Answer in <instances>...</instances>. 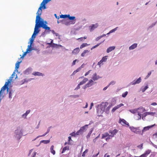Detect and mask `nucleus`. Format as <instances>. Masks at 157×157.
Returning <instances> with one entry per match:
<instances>
[{"instance_id": "64", "label": "nucleus", "mask_w": 157, "mask_h": 157, "mask_svg": "<svg viewBox=\"0 0 157 157\" xmlns=\"http://www.w3.org/2000/svg\"><path fill=\"white\" fill-rule=\"evenodd\" d=\"M137 157H146L145 155L143 154L140 156H137Z\"/></svg>"}, {"instance_id": "38", "label": "nucleus", "mask_w": 157, "mask_h": 157, "mask_svg": "<svg viewBox=\"0 0 157 157\" xmlns=\"http://www.w3.org/2000/svg\"><path fill=\"white\" fill-rule=\"evenodd\" d=\"M118 108H119L117 105L116 106L114 107V108H113V109L112 110L111 112L112 113L114 112Z\"/></svg>"}, {"instance_id": "15", "label": "nucleus", "mask_w": 157, "mask_h": 157, "mask_svg": "<svg viewBox=\"0 0 157 157\" xmlns=\"http://www.w3.org/2000/svg\"><path fill=\"white\" fill-rule=\"evenodd\" d=\"M117 131L116 129H114L113 131H109V133H111V134L110 135L111 137H113L116 134L117 132Z\"/></svg>"}, {"instance_id": "13", "label": "nucleus", "mask_w": 157, "mask_h": 157, "mask_svg": "<svg viewBox=\"0 0 157 157\" xmlns=\"http://www.w3.org/2000/svg\"><path fill=\"white\" fill-rule=\"evenodd\" d=\"M101 78V77H100L99 76L97 75V74L95 73L93 75L92 78L95 81L98 80Z\"/></svg>"}, {"instance_id": "52", "label": "nucleus", "mask_w": 157, "mask_h": 157, "mask_svg": "<svg viewBox=\"0 0 157 157\" xmlns=\"http://www.w3.org/2000/svg\"><path fill=\"white\" fill-rule=\"evenodd\" d=\"M148 115V113L147 112H145L144 113L142 114V117H145L147 115Z\"/></svg>"}, {"instance_id": "3", "label": "nucleus", "mask_w": 157, "mask_h": 157, "mask_svg": "<svg viewBox=\"0 0 157 157\" xmlns=\"http://www.w3.org/2000/svg\"><path fill=\"white\" fill-rule=\"evenodd\" d=\"M22 136V133L20 128H18L15 131L14 136L17 140H20Z\"/></svg>"}, {"instance_id": "19", "label": "nucleus", "mask_w": 157, "mask_h": 157, "mask_svg": "<svg viewBox=\"0 0 157 157\" xmlns=\"http://www.w3.org/2000/svg\"><path fill=\"white\" fill-rule=\"evenodd\" d=\"M80 50L78 48H77L75 49L72 51V53L74 54H78Z\"/></svg>"}, {"instance_id": "31", "label": "nucleus", "mask_w": 157, "mask_h": 157, "mask_svg": "<svg viewBox=\"0 0 157 157\" xmlns=\"http://www.w3.org/2000/svg\"><path fill=\"white\" fill-rule=\"evenodd\" d=\"M151 152V150H147L145 152L144 154L147 157V155L149 154Z\"/></svg>"}, {"instance_id": "8", "label": "nucleus", "mask_w": 157, "mask_h": 157, "mask_svg": "<svg viewBox=\"0 0 157 157\" xmlns=\"http://www.w3.org/2000/svg\"><path fill=\"white\" fill-rule=\"evenodd\" d=\"M129 128L132 132L137 134H140L141 131H136V128L133 126H130Z\"/></svg>"}, {"instance_id": "10", "label": "nucleus", "mask_w": 157, "mask_h": 157, "mask_svg": "<svg viewBox=\"0 0 157 157\" xmlns=\"http://www.w3.org/2000/svg\"><path fill=\"white\" fill-rule=\"evenodd\" d=\"M33 75L35 76H42L43 77L44 76V74L42 73L39 72H33V73L32 74Z\"/></svg>"}, {"instance_id": "40", "label": "nucleus", "mask_w": 157, "mask_h": 157, "mask_svg": "<svg viewBox=\"0 0 157 157\" xmlns=\"http://www.w3.org/2000/svg\"><path fill=\"white\" fill-rule=\"evenodd\" d=\"M105 35H106L105 34H103L102 36H100L98 37H97L96 38V40L97 41L99 39H100L103 36H105Z\"/></svg>"}, {"instance_id": "24", "label": "nucleus", "mask_w": 157, "mask_h": 157, "mask_svg": "<svg viewBox=\"0 0 157 157\" xmlns=\"http://www.w3.org/2000/svg\"><path fill=\"white\" fill-rule=\"evenodd\" d=\"M98 24H93L91 26V27L90 28V30H94L98 26Z\"/></svg>"}, {"instance_id": "28", "label": "nucleus", "mask_w": 157, "mask_h": 157, "mask_svg": "<svg viewBox=\"0 0 157 157\" xmlns=\"http://www.w3.org/2000/svg\"><path fill=\"white\" fill-rule=\"evenodd\" d=\"M21 61H18L15 64V69H18L19 67L20 63L21 62Z\"/></svg>"}, {"instance_id": "25", "label": "nucleus", "mask_w": 157, "mask_h": 157, "mask_svg": "<svg viewBox=\"0 0 157 157\" xmlns=\"http://www.w3.org/2000/svg\"><path fill=\"white\" fill-rule=\"evenodd\" d=\"M89 52V51L88 50H85L81 54V56L82 57L85 56L86 54Z\"/></svg>"}, {"instance_id": "56", "label": "nucleus", "mask_w": 157, "mask_h": 157, "mask_svg": "<svg viewBox=\"0 0 157 157\" xmlns=\"http://www.w3.org/2000/svg\"><path fill=\"white\" fill-rule=\"evenodd\" d=\"M111 138L110 135H109V136L106 138L105 140L107 141L108 140L110 139Z\"/></svg>"}, {"instance_id": "7", "label": "nucleus", "mask_w": 157, "mask_h": 157, "mask_svg": "<svg viewBox=\"0 0 157 157\" xmlns=\"http://www.w3.org/2000/svg\"><path fill=\"white\" fill-rule=\"evenodd\" d=\"M119 123H120L123 125H124L125 124L127 125L128 126H129V123L124 119L120 118Z\"/></svg>"}, {"instance_id": "36", "label": "nucleus", "mask_w": 157, "mask_h": 157, "mask_svg": "<svg viewBox=\"0 0 157 157\" xmlns=\"http://www.w3.org/2000/svg\"><path fill=\"white\" fill-rule=\"evenodd\" d=\"M13 92H12V91L10 90L9 92V98L11 99L12 98V94Z\"/></svg>"}, {"instance_id": "59", "label": "nucleus", "mask_w": 157, "mask_h": 157, "mask_svg": "<svg viewBox=\"0 0 157 157\" xmlns=\"http://www.w3.org/2000/svg\"><path fill=\"white\" fill-rule=\"evenodd\" d=\"M57 46V44H55L54 43H53L51 45L52 47H56Z\"/></svg>"}, {"instance_id": "4", "label": "nucleus", "mask_w": 157, "mask_h": 157, "mask_svg": "<svg viewBox=\"0 0 157 157\" xmlns=\"http://www.w3.org/2000/svg\"><path fill=\"white\" fill-rule=\"evenodd\" d=\"M88 125H85L84 126L81 127L80 129L76 132L77 135H79L82 134L83 132H86L88 128Z\"/></svg>"}, {"instance_id": "21", "label": "nucleus", "mask_w": 157, "mask_h": 157, "mask_svg": "<svg viewBox=\"0 0 157 157\" xmlns=\"http://www.w3.org/2000/svg\"><path fill=\"white\" fill-rule=\"evenodd\" d=\"M93 81L92 80H90L89 82L86 85L87 87L91 86L93 85L92 83Z\"/></svg>"}, {"instance_id": "23", "label": "nucleus", "mask_w": 157, "mask_h": 157, "mask_svg": "<svg viewBox=\"0 0 157 157\" xmlns=\"http://www.w3.org/2000/svg\"><path fill=\"white\" fill-rule=\"evenodd\" d=\"M50 142V140H42L40 141V144L38 146H39L40 145L41 143H43L44 144H47L49 143Z\"/></svg>"}, {"instance_id": "61", "label": "nucleus", "mask_w": 157, "mask_h": 157, "mask_svg": "<svg viewBox=\"0 0 157 157\" xmlns=\"http://www.w3.org/2000/svg\"><path fill=\"white\" fill-rule=\"evenodd\" d=\"M123 105H124V104L122 103H121V104L117 105L118 108H119L120 107H121L122 106H123Z\"/></svg>"}, {"instance_id": "27", "label": "nucleus", "mask_w": 157, "mask_h": 157, "mask_svg": "<svg viewBox=\"0 0 157 157\" xmlns=\"http://www.w3.org/2000/svg\"><path fill=\"white\" fill-rule=\"evenodd\" d=\"M53 148L54 146L52 145L50 147L51 152L53 155H55V151L53 150Z\"/></svg>"}, {"instance_id": "35", "label": "nucleus", "mask_w": 157, "mask_h": 157, "mask_svg": "<svg viewBox=\"0 0 157 157\" xmlns=\"http://www.w3.org/2000/svg\"><path fill=\"white\" fill-rule=\"evenodd\" d=\"M109 134L107 133H105L102 134V138L103 139L105 137H106L109 136Z\"/></svg>"}, {"instance_id": "34", "label": "nucleus", "mask_w": 157, "mask_h": 157, "mask_svg": "<svg viewBox=\"0 0 157 157\" xmlns=\"http://www.w3.org/2000/svg\"><path fill=\"white\" fill-rule=\"evenodd\" d=\"M7 86H8L5 84L1 88V91H4L6 89Z\"/></svg>"}, {"instance_id": "9", "label": "nucleus", "mask_w": 157, "mask_h": 157, "mask_svg": "<svg viewBox=\"0 0 157 157\" xmlns=\"http://www.w3.org/2000/svg\"><path fill=\"white\" fill-rule=\"evenodd\" d=\"M108 56H105L102 57V59L98 62V64L100 65L103 62L106 61L107 59Z\"/></svg>"}, {"instance_id": "39", "label": "nucleus", "mask_w": 157, "mask_h": 157, "mask_svg": "<svg viewBox=\"0 0 157 157\" xmlns=\"http://www.w3.org/2000/svg\"><path fill=\"white\" fill-rule=\"evenodd\" d=\"M31 45H30L28 46V48L27 49L26 51V52H27V53L31 50Z\"/></svg>"}, {"instance_id": "53", "label": "nucleus", "mask_w": 157, "mask_h": 157, "mask_svg": "<svg viewBox=\"0 0 157 157\" xmlns=\"http://www.w3.org/2000/svg\"><path fill=\"white\" fill-rule=\"evenodd\" d=\"M27 52H24L22 56H21L20 58V59H23V58L26 55V54H27Z\"/></svg>"}, {"instance_id": "17", "label": "nucleus", "mask_w": 157, "mask_h": 157, "mask_svg": "<svg viewBox=\"0 0 157 157\" xmlns=\"http://www.w3.org/2000/svg\"><path fill=\"white\" fill-rule=\"evenodd\" d=\"M145 84H146V86H142L140 89V90L142 92H145V90L148 88V86L147 84H146V83Z\"/></svg>"}, {"instance_id": "47", "label": "nucleus", "mask_w": 157, "mask_h": 157, "mask_svg": "<svg viewBox=\"0 0 157 157\" xmlns=\"http://www.w3.org/2000/svg\"><path fill=\"white\" fill-rule=\"evenodd\" d=\"M70 135H71L72 136H75L77 135L76 132L75 133V132H73L70 134Z\"/></svg>"}, {"instance_id": "30", "label": "nucleus", "mask_w": 157, "mask_h": 157, "mask_svg": "<svg viewBox=\"0 0 157 157\" xmlns=\"http://www.w3.org/2000/svg\"><path fill=\"white\" fill-rule=\"evenodd\" d=\"M16 73H18V74L20 73V72L18 71V69H15L11 76L13 78L14 76H15Z\"/></svg>"}, {"instance_id": "16", "label": "nucleus", "mask_w": 157, "mask_h": 157, "mask_svg": "<svg viewBox=\"0 0 157 157\" xmlns=\"http://www.w3.org/2000/svg\"><path fill=\"white\" fill-rule=\"evenodd\" d=\"M49 0H43L40 6H42L44 9H45L46 8L45 5L48 2H49Z\"/></svg>"}, {"instance_id": "33", "label": "nucleus", "mask_w": 157, "mask_h": 157, "mask_svg": "<svg viewBox=\"0 0 157 157\" xmlns=\"http://www.w3.org/2000/svg\"><path fill=\"white\" fill-rule=\"evenodd\" d=\"M88 45V44L86 43H83L80 46V48L82 49L85 47L87 46Z\"/></svg>"}, {"instance_id": "58", "label": "nucleus", "mask_w": 157, "mask_h": 157, "mask_svg": "<svg viewBox=\"0 0 157 157\" xmlns=\"http://www.w3.org/2000/svg\"><path fill=\"white\" fill-rule=\"evenodd\" d=\"M80 85H79V84H78L77 87L75 89V90H78V89H79L80 88Z\"/></svg>"}, {"instance_id": "6", "label": "nucleus", "mask_w": 157, "mask_h": 157, "mask_svg": "<svg viewBox=\"0 0 157 157\" xmlns=\"http://www.w3.org/2000/svg\"><path fill=\"white\" fill-rule=\"evenodd\" d=\"M141 77H140L136 80H134L133 81L130 82L129 84V85H135L136 84H139L141 82Z\"/></svg>"}, {"instance_id": "32", "label": "nucleus", "mask_w": 157, "mask_h": 157, "mask_svg": "<svg viewBox=\"0 0 157 157\" xmlns=\"http://www.w3.org/2000/svg\"><path fill=\"white\" fill-rule=\"evenodd\" d=\"M129 111L131 113L133 114L136 113H137V109H130L129 110Z\"/></svg>"}, {"instance_id": "46", "label": "nucleus", "mask_w": 157, "mask_h": 157, "mask_svg": "<svg viewBox=\"0 0 157 157\" xmlns=\"http://www.w3.org/2000/svg\"><path fill=\"white\" fill-rule=\"evenodd\" d=\"M79 71V69H76L75 71H74L72 73L71 76L74 75L75 74Z\"/></svg>"}, {"instance_id": "14", "label": "nucleus", "mask_w": 157, "mask_h": 157, "mask_svg": "<svg viewBox=\"0 0 157 157\" xmlns=\"http://www.w3.org/2000/svg\"><path fill=\"white\" fill-rule=\"evenodd\" d=\"M137 112H139L140 113H143L146 111L145 109L142 107H140L137 108Z\"/></svg>"}, {"instance_id": "37", "label": "nucleus", "mask_w": 157, "mask_h": 157, "mask_svg": "<svg viewBox=\"0 0 157 157\" xmlns=\"http://www.w3.org/2000/svg\"><path fill=\"white\" fill-rule=\"evenodd\" d=\"M68 16H69V15H60V17L63 18H65L67 17Z\"/></svg>"}, {"instance_id": "50", "label": "nucleus", "mask_w": 157, "mask_h": 157, "mask_svg": "<svg viewBox=\"0 0 157 157\" xmlns=\"http://www.w3.org/2000/svg\"><path fill=\"white\" fill-rule=\"evenodd\" d=\"M67 17H68L69 19L70 20H74L75 18V17H74V16L71 17V16H70V15L68 16Z\"/></svg>"}, {"instance_id": "41", "label": "nucleus", "mask_w": 157, "mask_h": 157, "mask_svg": "<svg viewBox=\"0 0 157 157\" xmlns=\"http://www.w3.org/2000/svg\"><path fill=\"white\" fill-rule=\"evenodd\" d=\"M116 83V82L114 81H111L110 83L109 84L108 86H109L110 85H113Z\"/></svg>"}, {"instance_id": "48", "label": "nucleus", "mask_w": 157, "mask_h": 157, "mask_svg": "<svg viewBox=\"0 0 157 157\" xmlns=\"http://www.w3.org/2000/svg\"><path fill=\"white\" fill-rule=\"evenodd\" d=\"M27 116V115L25 113L22 115L21 117L24 119H26V117Z\"/></svg>"}, {"instance_id": "44", "label": "nucleus", "mask_w": 157, "mask_h": 157, "mask_svg": "<svg viewBox=\"0 0 157 157\" xmlns=\"http://www.w3.org/2000/svg\"><path fill=\"white\" fill-rule=\"evenodd\" d=\"M88 151V149H86L84 151L82 155V156L83 157H84L85 156V154Z\"/></svg>"}, {"instance_id": "5", "label": "nucleus", "mask_w": 157, "mask_h": 157, "mask_svg": "<svg viewBox=\"0 0 157 157\" xmlns=\"http://www.w3.org/2000/svg\"><path fill=\"white\" fill-rule=\"evenodd\" d=\"M155 124H154L150 125V126H148L147 127H145L142 130V131H141V133H140V135H143V133L147 130H148L149 129L153 127L154 126H155Z\"/></svg>"}, {"instance_id": "22", "label": "nucleus", "mask_w": 157, "mask_h": 157, "mask_svg": "<svg viewBox=\"0 0 157 157\" xmlns=\"http://www.w3.org/2000/svg\"><path fill=\"white\" fill-rule=\"evenodd\" d=\"M137 44L135 43L133 44L130 47H129V50H132L136 48L137 47Z\"/></svg>"}, {"instance_id": "62", "label": "nucleus", "mask_w": 157, "mask_h": 157, "mask_svg": "<svg viewBox=\"0 0 157 157\" xmlns=\"http://www.w3.org/2000/svg\"><path fill=\"white\" fill-rule=\"evenodd\" d=\"M93 105H94L93 103V102L91 103V104H90V109H92Z\"/></svg>"}, {"instance_id": "51", "label": "nucleus", "mask_w": 157, "mask_h": 157, "mask_svg": "<svg viewBox=\"0 0 157 157\" xmlns=\"http://www.w3.org/2000/svg\"><path fill=\"white\" fill-rule=\"evenodd\" d=\"M143 144H141L140 145H138L137 147L139 148L142 149L143 148Z\"/></svg>"}, {"instance_id": "55", "label": "nucleus", "mask_w": 157, "mask_h": 157, "mask_svg": "<svg viewBox=\"0 0 157 157\" xmlns=\"http://www.w3.org/2000/svg\"><path fill=\"white\" fill-rule=\"evenodd\" d=\"M153 71L152 70L151 71L149 72L148 73L147 75L146 76V78H148L150 75H151V72Z\"/></svg>"}, {"instance_id": "57", "label": "nucleus", "mask_w": 157, "mask_h": 157, "mask_svg": "<svg viewBox=\"0 0 157 157\" xmlns=\"http://www.w3.org/2000/svg\"><path fill=\"white\" fill-rule=\"evenodd\" d=\"M88 80L87 78H85L83 79L82 81L84 82V83H85L87 81H88Z\"/></svg>"}, {"instance_id": "43", "label": "nucleus", "mask_w": 157, "mask_h": 157, "mask_svg": "<svg viewBox=\"0 0 157 157\" xmlns=\"http://www.w3.org/2000/svg\"><path fill=\"white\" fill-rule=\"evenodd\" d=\"M69 97H71L73 98H76L77 97H79V95H71L69 96Z\"/></svg>"}, {"instance_id": "11", "label": "nucleus", "mask_w": 157, "mask_h": 157, "mask_svg": "<svg viewBox=\"0 0 157 157\" xmlns=\"http://www.w3.org/2000/svg\"><path fill=\"white\" fill-rule=\"evenodd\" d=\"M34 78H30L29 79L25 78L22 80L21 85L25 83H27L28 82L31 81L32 80L34 79Z\"/></svg>"}, {"instance_id": "29", "label": "nucleus", "mask_w": 157, "mask_h": 157, "mask_svg": "<svg viewBox=\"0 0 157 157\" xmlns=\"http://www.w3.org/2000/svg\"><path fill=\"white\" fill-rule=\"evenodd\" d=\"M69 150V147L68 146H66L64 147L63 149L62 153H63L66 150Z\"/></svg>"}, {"instance_id": "20", "label": "nucleus", "mask_w": 157, "mask_h": 157, "mask_svg": "<svg viewBox=\"0 0 157 157\" xmlns=\"http://www.w3.org/2000/svg\"><path fill=\"white\" fill-rule=\"evenodd\" d=\"M115 48V47L114 46L110 47L107 49L106 52L107 53H109L114 50Z\"/></svg>"}, {"instance_id": "18", "label": "nucleus", "mask_w": 157, "mask_h": 157, "mask_svg": "<svg viewBox=\"0 0 157 157\" xmlns=\"http://www.w3.org/2000/svg\"><path fill=\"white\" fill-rule=\"evenodd\" d=\"M113 106L112 105H109L108 107L107 106L105 109V113L107 114H109V110L110 108Z\"/></svg>"}, {"instance_id": "12", "label": "nucleus", "mask_w": 157, "mask_h": 157, "mask_svg": "<svg viewBox=\"0 0 157 157\" xmlns=\"http://www.w3.org/2000/svg\"><path fill=\"white\" fill-rule=\"evenodd\" d=\"M52 128V126H51L48 127V129H47V131H46V132H45L44 134H43L42 135L39 136H37L36 137V138H38L40 137L44 136H45L46 135H47L48 133L49 132H50V129L51 128Z\"/></svg>"}, {"instance_id": "54", "label": "nucleus", "mask_w": 157, "mask_h": 157, "mask_svg": "<svg viewBox=\"0 0 157 157\" xmlns=\"http://www.w3.org/2000/svg\"><path fill=\"white\" fill-rule=\"evenodd\" d=\"M117 27H116V28H115L113 29L112 30H111L110 32H109L107 34H109V33H112L113 32H114V31H115L117 29Z\"/></svg>"}, {"instance_id": "1", "label": "nucleus", "mask_w": 157, "mask_h": 157, "mask_svg": "<svg viewBox=\"0 0 157 157\" xmlns=\"http://www.w3.org/2000/svg\"><path fill=\"white\" fill-rule=\"evenodd\" d=\"M43 6H40L39 8L36 13L37 15L36 20V25L35 26L34 31L33 34L32 36V37H33L34 35H36L39 32L38 29L40 27H42L46 30H49L50 27L47 26L46 24L47 23L46 21H44L40 17V15L42 13V8Z\"/></svg>"}, {"instance_id": "49", "label": "nucleus", "mask_w": 157, "mask_h": 157, "mask_svg": "<svg viewBox=\"0 0 157 157\" xmlns=\"http://www.w3.org/2000/svg\"><path fill=\"white\" fill-rule=\"evenodd\" d=\"M12 81L10 79H9L8 80L7 82H6V83H5L8 86H9V84Z\"/></svg>"}, {"instance_id": "45", "label": "nucleus", "mask_w": 157, "mask_h": 157, "mask_svg": "<svg viewBox=\"0 0 157 157\" xmlns=\"http://www.w3.org/2000/svg\"><path fill=\"white\" fill-rule=\"evenodd\" d=\"M148 113V115H150L152 116H154L156 114L155 113H153V112H147Z\"/></svg>"}, {"instance_id": "42", "label": "nucleus", "mask_w": 157, "mask_h": 157, "mask_svg": "<svg viewBox=\"0 0 157 157\" xmlns=\"http://www.w3.org/2000/svg\"><path fill=\"white\" fill-rule=\"evenodd\" d=\"M128 93L127 91L125 92L124 93H123L122 95V96L123 98H125L127 96Z\"/></svg>"}, {"instance_id": "2", "label": "nucleus", "mask_w": 157, "mask_h": 157, "mask_svg": "<svg viewBox=\"0 0 157 157\" xmlns=\"http://www.w3.org/2000/svg\"><path fill=\"white\" fill-rule=\"evenodd\" d=\"M108 103L107 102H102L99 105H98L97 113L98 116H100L105 111V109L108 106Z\"/></svg>"}, {"instance_id": "26", "label": "nucleus", "mask_w": 157, "mask_h": 157, "mask_svg": "<svg viewBox=\"0 0 157 157\" xmlns=\"http://www.w3.org/2000/svg\"><path fill=\"white\" fill-rule=\"evenodd\" d=\"M93 129H94L93 128H92L90 130V131L89 132L88 135L86 136V138L87 139H88L90 138V135L91 134V133H92V132L93 130Z\"/></svg>"}, {"instance_id": "63", "label": "nucleus", "mask_w": 157, "mask_h": 157, "mask_svg": "<svg viewBox=\"0 0 157 157\" xmlns=\"http://www.w3.org/2000/svg\"><path fill=\"white\" fill-rule=\"evenodd\" d=\"M34 40V39L32 38L30 40V45H32L33 42Z\"/></svg>"}, {"instance_id": "60", "label": "nucleus", "mask_w": 157, "mask_h": 157, "mask_svg": "<svg viewBox=\"0 0 157 157\" xmlns=\"http://www.w3.org/2000/svg\"><path fill=\"white\" fill-rule=\"evenodd\" d=\"M30 110H27L26 111L25 113L28 115L30 113Z\"/></svg>"}]
</instances>
